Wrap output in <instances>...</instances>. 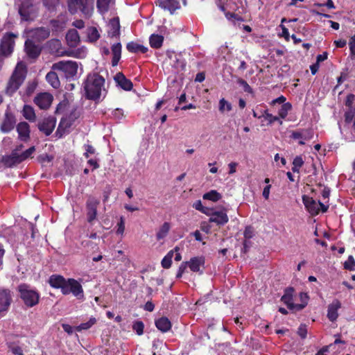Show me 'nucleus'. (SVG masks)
<instances>
[{"instance_id":"nucleus-1","label":"nucleus","mask_w":355,"mask_h":355,"mask_svg":"<svg viewBox=\"0 0 355 355\" xmlns=\"http://www.w3.org/2000/svg\"><path fill=\"white\" fill-rule=\"evenodd\" d=\"M105 79L97 73H89L84 83L86 98L96 101L100 98Z\"/></svg>"},{"instance_id":"nucleus-2","label":"nucleus","mask_w":355,"mask_h":355,"mask_svg":"<svg viewBox=\"0 0 355 355\" xmlns=\"http://www.w3.org/2000/svg\"><path fill=\"white\" fill-rule=\"evenodd\" d=\"M26 76V67L22 62H18L10 78H9L5 93L12 96L24 83Z\"/></svg>"},{"instance_id":"nucleus-3","label":"nucleus","mask_w":355,"mask_h":355,"mask_svg":"<svg viewBox=\"0 0 355 355\" xmlns=\"http://www.w3.org/2000/svg\"><path fill=\"white\" fill-rule=\"evenodd\" d=\"M19 297L27 307H33L39 303L40 295L30 285L21 284L17 287Z\"/></svg>"},{"instance_id":"nucleus-4","label":"nucleus","mask_w":355,"mask_h":355,"mask_svg":"<svg viewBox=\"0 0 355 355\" xmlns=\"http://www.w3.org/2000/svg\"><path fill=\"white\" fill-rule=\"evenodd\" d=\"M67 6L71 14L80 11L86 17H89L94 10L93 3L90 0H67Z\"/></svg>"},{"instance_id":"nucleus-5","label":"nucleus","mask_w":355,"mask_h":355,"mask_svg":"<svg viewBox=\"0 0 355 355\" xmlns=\"http://www.w3.org/2000/svg\"><path fill=\"white\" fill-rule=\"evenodd\" d=\"M78 64L75 61L67 60L60 61L54 63L51 69L59 71L60 76H64L67 79L73 78L78 71Z\"/></svg>"},{"instance_id":"nucleus-6","label":"nucleus","mask_w":355,"mask_h":355,"mask_svg":"<svg viewBox=\"0 0 355 355\" xmlns=\"http://www.w3.org/2000/svg\"><path fill=\"white\" fill-rule=\"evenodd\" d=\"M72 293L78 299L84 297V292L81 284L76 279L69 278L67 279V285L64 287L62 294L69 295Z\"/></svg>"},{"instance_id":"nucleus-7","label":"nucleus","mask_w":355,"mask_h":355,"mask_svg":"<svg viewBox=\"0 0 355 355\" xmlns=\"http://www.w3.org/2000/svg\"><path fill=\"white\" fill-rule=\"evenodd\" d=\"M100 204V200L94 197L89 196L86 202V214L87 222L92 223L97 216V208Z\"/></svg>"},{"instance_id":"nucleus-8","label":"nucleus","mask_w":355,"mask_h":355,"mask_svg":"<svg viewBox=\"0 0 355 355\" xmlns=\"http://www.w3.org/2000/svg\"><path fill=\"white\" fill-rule=\"evenodd\" d=\"M15 37L16 35L13 33H7L3 37L0 46L1 54L3 55L11 54L15 46Z\"/></svg>"},{"instance_id":"nucleus-9","label":"nucleus","mask_w":355,"mask_h":355,"mask_svg":"<svg viewBox=\"0 0 355 355\" xmlns=\"http://www.w3.org/2000/svg\"><path fill=\"white\" fill-rule=\"evenodd\" d=\"M12 302V295L10 290L0 288V313L8 311Z\"/></svg>"},{"instance_id":"nucleus-10","label":"nucleus","mask_w":355,"mask_h":355,"mask_svg":"<svg viewBox=\"0 0 355 355\" xmlns=\"http://www.w3.org/2000/svg\"><path fill=\"white\" fill-rule=\"evenodd\" d=\"M56 124V119L53 116L44 118L37 124L40 131L44 133L46 136L50 135L53 131Z\"/></svg>"},{"instance_id":"nucleus-11","label":"nucleus","mask_w":355,"mask_h":355,"mask_svg":"<svg viewBox=\"0 0 355 355\" xmlns=\"http://www.w3.org/2000/svg\"><path fill=\"white\" fill-rule=\"evenodd\" d=\"M313 137V132L311 129H300L293 131L291 137L293 139H299L300 145H304V141L310 140Z\"/></svg>"},{"instance_id":"nucleus-12","label":"nucleus","mask_w":355,"mask_h":355,"mask_svg":"<svg viewBox=\"0 0 355 355\" xmlns=\"http://www.w3.org/2000/svg\"><path fill=\"white\" fill-rule=\"evenodd\" d=\"M207 216H210L209 220L210 223H214L218 225H224L229 220L225 210L213 211L210 209Z\"/></svg>"},{"instance_id":"nucleus-13","label":"nucleus","mask_w":355,"mask_h":355,"mask_svg":"<svg viewBox=\"0 0 355 355\" xmlns=\"http://www.w3.org/2000/svg\"><path fill=\"white\" fill-rule=\"evenodd\" d=\"M53 101V96L49 93H40L34 99L35 103L42 110L49 107Z\"/></svg>"},{"instance_id":"nucleus-14","label":"nucleus","mask_w":355,"mask_h":355,"mask_svg":"<svg viewBox=\"0 0 355 355\" xmlns=\"http://www.w3.org/2000/svg\"><path fill=\"white\" fill-rule=\"evenodd\" d=\"M2 163L7 167H12L23 162L21 155L17 153V149H14L11 154L2 157Z\"/></svg>"},{"instance_id":"nucleus-15","label":"nucleus","mask_w":355,"mask_h":355,"mask_svg":"<svg viewBox=\"0 0 355 355\" xmlns=\"http://www.w3.org/2000/svg\"><path fill=\"white\" fill-rule=\"evenodd\" d=\"M16 120L15 116L10 112H6L4 119L1 124V132L8 133L15 127Z\"/></svg>"},{"instance_id":"nucleus-16","label":"nucleus","mask_w":355,"mask_h":355,"mask_svg":"<svg viewBox=\"0 0 355 355\" xmlns=\"http://www.w3.org/2000/svg\"><path fill=\"white\" fill-rule=\"evenodd\" d=\"M156 4L161 8L168 10L171 14L180 8V2L178 0H157Z\"/></svg>"},{"instance_id":"nucleus-17","label":"nucleus","mask_w":355,"mask_h":355,"mask_svg":"<svg viewBox=\"0 0 355 355\" xmlns=\"http://www.w3.org/2000/svg\"><path fill=\"white\" fill-rule=\"evenodd\" d=\"M303 203L308 211L313 216L317 215L320 212L318 202L314 200L312 198L304 195L302 196Z\"/></svg>"},{"instance_id":"nucleus-18","label":"nucleus","mask_w":355,"mask_h":355,"mask_svg":"<svg viewBox=\"0 0 355 355\" xmlns=\"http://www.w3.org/2000/svg\"><path fill=\"white\" fill-rule=\"evenodd\" d=\"M341 307L340 302L336 299L328 306L327 318L331 321L334 322L338 317V310Z\"/></svg>"},{"instance_id":"nucleus-19","label":"nucleus","mask_w":355,"mask_h":355,"mask_svg":"<svg viewBox=\"0 0 355 355\" xmlns=\"http://www.w3.org/2000/svg\"><path fill=\"white\" fill-rule=\"evenodd\" d=\"M188 263V266L190 270L194 272L202 273V270L200 269L205 264V259L202 257H196L190 259Z\"/></svg>"},{"instance_id":"nucleus-20","label":"nucleus","mask_w":355,"mask_h":355,"mask_svg":"<svg viewBox=\"0 0 355 355\" xmlns=\"http://www.w3.org/2000/svg\"><path fill=\"white\" fill-rule=\"evenodd\" d=\"M25 50L28 56L31 58H37L41 52V48L30 40H26L25 42Z\"/></svg>"},{"instance_id":"nucleus-21","label":"nucleus","mask_w":355,"mask_h":355,"mask_svg":"<svg viewBox=\"0 0 355 355\" xmlns=\"http://www.w3.org/2000/svg\"><path fill=\"white\" fill-rule=\"evenodd\" d=\"M114 80L116 84L125 91H130L132 89L133 85L132 82L126 78L123 73L119 72L114 76Z\"/></svg>"},{"instance_id":"nucleus-22","label":"nucleus","mask_w":355,"mask_h":355,"mask_svg":"<svg viewBox=\"0 0 355 355\" xmlns=\"http://www.w3.org/2000/svg\"><path fill=\"white\" fill-rule=\"evenodd\" d=\"M67 279H64L62 275H53L49 277V283L51 286L55 288H60L62 293L64 291V287L67 285Z\"/></svg>"},{"instance_id":"nucleus-23","label":"nucleus","mask_w":355,"mask_h":355,"mask_svg":"<svg viewBox=\"0 0 355 355\" xmlns=\"http://www.w3.org/2000/svg\"><path fill=\"white\" fill-rule=\"evenodd\" d=\"M120 22L118 17L111 19L108 24V35L111 37H119L120 35Z\"/></svg>"},{"instance_id":"nucleus-24","label":"nucleus","mask_w":355,"mask_h":355,"mask_svg":"<svg viewBox=\"0 0 355 355\" xmlns=\"http://www.w3.org/2000/svg\"><path fill=\"white\" fill-rule=\"evenodd\" d=\"M17 131L19 138L24 141H27L30 138V126L28 123L23 121L17 125Z\"/></svg>"},{"instance_id":"nucleus-25","label":"nucleus","mask_w":355,"mask_h":355,"mask_svg":"<svg viewBox=\"0 0 355 355\" xmlns=\"http://www.w3.org/2000/svg\"><path fill=\"white\" fill-rule=\"evenodd\" d=\"M49 28L45 27L37 28L32 31V37L38 42L46 40L49 37Z\"/></svg>"},{"instance_id":"nucleus-26","label":"nucleus","mask_w":355,"mask_h":355,"mask_svg":"<svg viewBox=\"0 0 355 355\" xmlns=\"http://www.w3.org/2000/svg\"><path fill=\"white\" fill-rule=\"evenodd\" d=\"M67 44L71 47H76L80 42V36L76 29H70L66 35Z\"/></svg>"},{"instance_id":"nucleus-27","label":"nucleus","mask_w":355,"mask_h":355,"mask_svg":"<svg viewBox=\"0 0 355 355\" xmlns=\"http://www.w3.org/2000/svg\"><path fill=\"white\" fill-rule=\"evenodd\" d=\"M112 65L115 67L118 64L121 55V44L118 42L112 46Z\"/></svg>"},{"instance_id":"nucleus-28","label":"nucleus","mask_w":355,"mask_h":355,"mask_svg":"<svg viewBox=\"0 0 355 355\" xmlns=\"http://www.w3.org/2000/svg\"><path fill=\"white\" fill-rule=\"evenodd\" d=\"M155 326L162 332H167L171 328V322L166 317H162L155 320Z\"/></svg>"},{"instance_id":"nucleus-29","label":"nucleus","mask_w":355,"mask_h":355,"mask_svg":"<svg viewBox=\"0 0 355 355\" xmlns=\"http://www.w3.org/2000/svg\"><path fill=\"white\" fill-rule=\"evenodd\" d=\"M126 49L129 52L134 53H145L148 51L147 47H146L141 44H137L135 42H128L126 45Z\"/></svg>"},{"instance_id":"nucleus-30","label":"nucleus","mask_w":355,"mask_h":355,"mask_svg":"<svg viewBox=\"0 0 355 355\" xmlns=\"http://www.w3.org/2000/svg\"><path fill=\"white\" fill-rule=\"evenodd\" d=\"M60 74L57 73L55 71L53 70L49 71L46 76V79L47 82L53 87V88H58L60 85V83L59 80V76Z\"/></svg>"},{"instance_id":"nucleus-31","label":"nucleus","mask_w":355,"mask_h":355,"mask_svg":"<svg viewBox=\"0 0 355 355\" xmlns=\"http://www.w3.org/2000/svg\"><path fill=\"white\" fill-rule=\"evenodd\" d=\"M294 291L295 290L293 287H287L284 290V293L281 298V301L283 302L285 304H286L288 308L293 303V296Z\"/></svg>"},{"instance_id":"nucleus-32","label":"nucleus","mask_w":355,"mask_h":355,"mask_svg":"<svg viewBox=\"0 0 355 355\" xmlns=\"http://www.w3.org/2000/svg\"><path fill=\"white\" fill-rule=\"evenodd\" d=\"M23 116L30 122H34L36 120V115L33 107L28 105H25L23 108Z\"/></svg>"},{"instance_id":"nucleus-33","label":"nucleus","mask_w":355,"mask_h":355,"mask_svg":"<svg viewBox=\"0 0 355 355\" xmlns=\"http://www.w3.org/2000/svg\"><path fill=\"white\" fill-rule=\"evenodd\" d=\"M29 7L30 4L28 2H23L19 8V13L21 19L24 21H28L31 19Z\"/></svg>"},{"instance_id":"nucleus-34","label":"nucleus","mask_w":355,"mask_h":355,"mask_svg":"<svg viewBox=\"0 0 355 355\" xmlns=\"http://www.w3.org/2000/svg\"><path fill=\"white\" fill-rule=\"evenodd\" d=\"M164 37L159 35L153 34L149 38L150 46L154 49H159L163 44Z\"/></svg>"},{"instance_id":"nucleus-35","label":"nucleus","mask_w":355,"mask_h":355,"mask_svg":"<svg viewBox=\"0 0 355 355\" xmlns=\"http://www.w3.org/2000/svg\"><path fill=\"white\" fill-rule=\"evenodd\" d=\"M170 228L171 226L169 223H164L163 225L160 227L159 231L156 234L157 240L159 241L161 239H164L167 236L170 230Z\"/></svg>"},{"instance_id":"nucleus-36","label":"nucleus","mask_w":355,"mask_h":355,"mask_svg":"<svg viewBox=\"0 0 355 355\" xmlns=\"http://www.w3.org/2000/svg\"><path fill=\"white\" fill-rule=\"evenodd\" d=\"M202 198L205 200H209L212 202H217L221 199L222 195L216 190H211L207 193H205Z\"/></svg>"},{"instance_id":"nucleus-37","label":"nucleus","mask_w":355,"mask_h":355,"mask_svg":"<svg viewBox=\"0 0 355 355\" xmlns=\"http://www.w3.org/2000/svg\"><path fill=\"white\" fill-rule=\"evenodd\" d=\"M88 39L90 42H96L100 38V34L95 27H89L87 29Z\"/></svg>"},{"instance_id":"nucleus-38","label":"nucleus","mask_w":355,"mask_h":355,"mask_svg":"<svg viewBox=\"0 0 355 355\" xmlns=\"http://www.w3.org/2000/svg\"><path fill=\"white\" fill-rule=\"evenodd\" d=\"M111 0H97L96 6L98 10L101 12L104 13L108 11L110 8V3Z\"/></svg>"},{"instance_id":"nucleus-39","label":"nucleus","mask_w":355,"mask_h":355,"mask_svg":"<svg viewBox=\"0 0 355 355\" xmlns=\"http://www.w3.org/2000/svg\"><path fill=\"white\" fill-rule=\"evenodd\" d=\"M304 162L301 156H296L293 161L292 171L293 173H300V168Z\"/></svg>"},{"instance_id":"nucleus-40","label":"nucleus","mask_w":355,"mask_h":355,"mask_svg":"<svg viewBox=\"0 0 355 355\" xmlns=\"http://www.w3.org/2000/svg\"><path fill=\"white\" fill-rule=\"evenodd\" d=\"M174 251L171 250L162 260V266L164 268H169L172 263V258L173 257Z\"/></svg>"},{"instance_id":"nucleus-41","label":"nucleus","mask_w":355,"mask_h":355,"mask_svg":"<svg viewBox=\"0 0 355 355\" xmlns=\"http://www.w3.org/2000/svg\"><path fill=\"white\" fill-rule=\"evenodd\" d=\"M291 105L289 103H284L281 105L278 114L280 118L285 119L288 115V111L291 110Z\"/></svg>"},{"instance_id":"nucleus-42","label":"nucleus","mask_w":355,"mask_h":355,"mask_svg":"<svg viewBox=\"0 0 355 355\" xmlns=\"http://www.w3.org/2000/svg\"><path fill=\"white\" fill-rule=\"evenodd\" d=\"M232 109V105L225 98H222L219 101V111L224 113L225 111L230 112Z\"/></svg>"},{"instance_id":"nucleus-43","label":"nucleus","mask_w":355,"mask_h":355,"mask_svg":"<svg viewBox=\"0 0 355 355\" xmlns=\"http://www.w3.org/2000/svg\"><path fill=\"white\" fill-rule=\"evenodd\" d=\"M9 351L15 355H24L21 348L15 343H8Z\"/></svg>"},{"instance_id":"nucleus-44","label":"nucleus","mask_w":355,"mask_h":355,"mask_svg":"<svg viewBox=\"0 0 355 355\" xmlns=\"http://www.w3.org/2000/svg\"><path fill=\"white\" fill-rule=\"evenodd\" d=\"M144 324L142 321L137 320L133 322L132 329L137 335L141 336L144 334Z\"/></svg>"},{"instance_id":"nucleus-45","label":"nucleus","mask_w":355,"mask_h":355,"mask_svg":"<svg viewBox=\"0 0 355 355\" xmlns=\"http://www.w3.org/2000/svg\"><path fill=\"white\" fill-rule=\"evenodd\" d=\"M96 322V320L95 318H91L89 320L85 323H81L79 326L77 327L78 331L86 330L89 329L92 326H93Z\"/></svg>"},{"instance_id":"nucleus-46","label":"nucleus","mask_w":355,"mask_h":355,"mask_svg":"<svg viewBox=\"0 0 355 355\" xmlns=\"http://www.w3.org/2000/svg\"><path fill=\"white\" fill-rule=\"evenodd\" d=\"M193 207L195 208L196 210L201 211L202 213L207 215L209 214L210 209L205 207L202 206L201 200H196L193 204Z\"/></svg>"},{"instance_id":"nucleus-47","label":"nucleus","mask_w":355,"mask_h":355,"mask_svg":"<svg viewBox=\"0 0 355 355\" xmlns=\"http://www.w3.org/2000/svg\"><path fill=\"white\" fill-rule=\"evenodd\" d=\"M262 116L268 121L269 124H272L275 121H279V124H282V121L279 120L278 116H273L272 114L268 113L267 110L264 111Z\"/></svg>"},{"instance_id":"nucleus-48","label":"nucleus","mask_w":355,"mask_h":355,"mask_svg":"<svg viewBox=\"0 0 355 355\" xmlns=\"http://www.w3.org/2000/svg\"><path fill=\"white\" fill-rule=\"evenodd\" d=\"M344 267L350 271L355 270V260L352 255L349 256L347 260L345 262Z\"/></svg>"},{"instance_id":"nucleus-49","label":"nucleus","mask_w":355,"mask_h":355,"mask_svg":"<svg viewBox=\"0 0 355 355\" xmlns=\"http://www.w3.org/2000/svg\"><path fill=\"white\" fill-rule=\"evenodd\" d=\"M237 83L238 84H239L240 86L243 87L244 92L250 94L252 93V89L245 80H244L242 78H239Z\"/></svg>"},{"instance_id":"nucleus-50","label":"nucleus","mask_w":355,"mask_h":355,"mask_svg":"<svg viewBox=\"0 0 355 355\" xmlns=\"http://www.w3.org/2000/svg\"><path fill=\"white\" fill-rule=\"evenodd\" d=\"M187 267H189L188 263L187 261L182 262L179 266L176 277L180 278L182 276L183 273L186 271Z\"/></svg>"},{"instance_id":"nucleus-51","label":"nucleus","mask_w":355,"mask_h":355,"mask_svg":"<svg viewBox=\"0 0 355 355\" xmlns=\"http://www.w3.org/2000/svg\"><path fill=\"white\" fill-rule=\"evenodd\" d=\"M125 230V221L123 217L120 218V221L117 224L116 234H123Z\"/></svg>"},{"instance_id":"nucleus-52","label":"nucleus","mask_w":355,"mask_h":355,"mask_svg":"<svg viewBox=\"0 0 355 355\" xmlns=\"http://www.w3.org/2000/svg\"><path fill=\"white\" fill-rule=\"evenodd\" d=\"M35 151V146H32L21 153V157L22 158L23 161L26 159L28 157H29Z\"/></svg>"},{"instance_id":"nucleus-53","label":"nucleus","mask_w":355,"mask_h":355,"mask_svg":"<svg viewBox=\"0 0 355 355\" xmlns=\"http://www.w3.org/2000/svg\"><path fill=\"white\" fill-rule=\"evenodd\" d=\"M307 304V302L304 301V303L301 304H294L293 302L289 306L288 309L291 310L295 311H301L302 310Z\"/></svg>"},{"instance_id":"nucleus-54","label":"nucleus","mask_w":355,"mask_h":355,"mask_svg":"<svg viewBox=\"0 0 355 355\" xmlns=\"http://www.w3.org/2000/svg\"><path fill=\"white\" fill-rule=\"evenodd\" d=\"M85 153H84V156L87 158L89 157V155H93L95 153L96 150L92 145H85Z\"/></svg>"},{"instance_id":"nucleus-55","label":"nucleus","mask_w":355,"mask_h":355,"mask_svg":"<svg viewBox=\"0 0 355 355\" xmlns=\"http://www.w3.org/2000/svg\"><path fill=\"white\" fill-rule=\"evenodd\" d=\"M297 334L302 339H304L307 334L306 326L305 324H301L298 328Z\"/></svg>"},{"instance_id":"nucleus-56","label":"nucleus","mask_w":355,"mask_h":355,"mask_svg":"<svg viewBox=\"0 0 355 355\" xmlns=\"http://www.w3.org/2000/svg\"><path fill=\"white\" fill-rule=\"evenodd\" d=\"M225 15L228 20H232V19H236L237 21H243V20L242 19V17H241L238 15L233 13V12H225Z\"/></svg>"},{"instance_id":"nucleus-57","label":"nucleus","mask_w":355,"mask_h":355,"mask_svg":"<svg viewBox=\"0 0 355 355\" xmlns=\"http://www.w3.org/2000/svg\"><path fill=\"white\" fill-rule=\"evenodd\" d=\"M36 88V84L34 83H29L26 87V92L28 96H30L33 93Z\"/></svg>"},{"instance_id":"nucleus-58","label":"nucleus","mask_w":355,"mask_h":355,"mask_svg":"<svg viewBox=\"0 0 355 355\" xmlns=\"http://www.w3.org/2000/svg\"><path fill=\"white\" fill-rule=\"evenodd\" d=\"M114 118L121 119L123 116V112L121 109L116 108L112 112Z\"/></svg>"},{"instance_id":"nucleus-59","label":"nucleus","mask_w":355,"mask_h":355,"mask_svg":"<svg viewBox=\"0 0 355 355\" xmlns=\"http://www.w3.org/2000/svg\"><path fill=\"white\" fill-rule=\"evenodd\" d=\"M349 46L351 54L355 55V35L350 38Z\"/></svg>"},{"instance_id":"nucleus-60","label":"nucleus","mask_w":355,"mask_h":355,"mask_svg":"<svg viewBox=\"0 0 355 355\" xmlns=\"http://www.w3.org/2000/svg\"><path fill=\"white\" fill-rule=\"evenodd\" d=\"M315 6H318V7H321V6H326L327 8H334L335 6H334V3L333 2L332 0H327V3H315L314 4Z\"/></svg>"},{"instance_id":"nucleus-61","label":"nucleus","mask_w":355,"mask_h":355,"mask_svg":"<svg viewBox=\"0 0 355 355\" xmlns=\"http://www.w3.org/2000/svg\"><path fill=\"white\" fill-rule=\"evenodd\" d=\"M73 26L78 29H82L85 27V22L82 19H77L72 23Z\"/></svg>"},{"instance_id":"nucleus-62","label":"nucleus","mask_w":355,"mask_h":355,"mask_svg":"<svg viewBox=\"0 0 355 355\" xmlns=\"http://www.w3.org/2000/svg\"><path fill=\"white\" fill-rule=\"evenodd\" d=\"M253 236V231L251 227H247L244 231V236L247 239H250Z\"/></svg>"},{"instance_id":"nucleus-63","label":"nucleus","mask_w":355,"mask_h":355,"mask_svg":"<svg viewBox=\"0 0 355 355\" xmlns=\"http://www.w3.org/2000/svg\"><path fill=\"white\" fill-rule=\"evenodd\" d=\"M354 116V112L353 111L350 110V111L347 112L345 114V121L347 123H350L352 121Z\"/></svg>"},{"instance_id":"nucleus-64","label":"nucleus","mask_w":355,"mask_h":355,"mask_svg":"<svg viewBox=\"0 0 355 355\" xmlns=\"http://www.w3.org/2000/svg\"><path fill=\"white\" fill-rule=\"evenodd\" d=\"M270 188H271V185L270 184H268L267 186H266L263 189V198L266 199V200H268L269 198V195H270Z\"/></svg>"}]
</instances>
